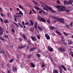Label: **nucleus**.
I'll return each instance as SVG.
<instances>
[{
  "label": "nucleus",
  "instance_id": "nucleus-42",
  "mask_svg": "<svg viewBox=\"0 0 73 73\" xmlns=\"http://www.w3.org/2000/svg\"><path fill=\"white\" fill-rule=\"evenodd\" d=\"M32 11H33V12H34V13H35V14H36V11H35V10H34V9H31Z\"/></svg>",
  "mask_w": 73,
  "mask_h": 73
},
{
  "label": "nucleus",
  "instance_id": "nucleus-3",
  "mask_svg": "<svg viewBox=\"0 0 73 73\" xmlns=\"http://www.w3.org/2000/svg\"><path fill=\"white\" fill-rule=\"evenodd\" d=\"M54 18L60 21V23H65V22L64 21V19L63 18H58L56 17H54Z\"/></svg>",
  "mask_w": 73,
  "mask_h": 73
},
{
  "label": "nucleus",
  "instance_id": "nucleus-49",
  "mask_svg": "<svg viewBox=\"0 0 73 73\" xmlns=\"http://www.w3.org/2000/svg\"><path fill=\"white\" fill-rule=\"evenodd\" d=\"M67 69L69 70H70V66H68L67 67Z\"/></svg>",
  "mask_w": 73,
  "mask_h": 73
},
{
  "label": "nucleus",
  "instance_id": "nucleus-40",
  "mask_svg": "<svg viewBox=\"0 0 73 73\" xmlns=\"http://www.w3.org/2000/svg\"><path fill=\"white\" fill-rule=\"evenodd\" d=\"M1 53H5V52L3 50H2L1 51Z\"/></svg>",
  "mask_w": 73,
  "mask_h": 73
},
{
  "label": "nucleus",
  "instance_id": "nucleus-8",
  "mask_svg": "<svg viewBox=\"0 0 73 73\" xmlns=\"http://www.w3.org/2000/svg\"><path fill=\"white\" fill-rule=\"evenodd\" d=\"M61 40H62V42L63 43H64L65 39H64V36H61Z\"/></svg>",
  "mask_w": 73,
  "mask_h": 73
},
{
  "label": "nucleus",
  "instance_id": "nucleus-13",
  "mask_svg": "<svg viewBox=\"0 0 73 73\" xmlns=\"http://www.w3.org/2000/svg\"><path fill=\"white\" fill-rule=\"evenodd\" d=\"M31 38L32 40L33 41H36V38H35L31 36Z\"/></svg>",
  "mask_w": 73,
  "mask_h": 73
},
{
  "label": "nucleus",
  "instance_id": "nucleus-1",
  "mask_svg": "<svg viewBox=\"0 0 73 73\" xmlns=\"http://www.w3.org/2000/svg\"><path fill=\"white\" fill-rule=\"evenodd\" d=\"M41 3V4H43V5L42 4L41 5V6L42 7H43V9H44V10H45L46 11H48V9L47 8L44 7H45V6L46 7L48 8V9H50V11H51V12H54V10L52 9H51V8L48 7V6H46V5L44 3Z\"/></svg>",
  "mask_w": 73,
  "mask_h": 73
},
{
  "label": "nucleus",
  "instance_id": "nucleus-24",
  "mask_svg": "<svg viewBox=\"0 0 73 73\" xmlns=\"http://www.w3.org/2000/svg\"><path fill=\"white\" fill-rule=\"evenodd\" d=\"M54 73H58V71L57 70H53Z\"/></svg>",
  "mask_w": 73,
  "mask_h": 73
},
{
  "label": "nucleus",
  "instance_id": "nucleus-9",
  "mask_svg": "<svg viewBox=\"0 0 73 73\" xmlns=\"http://www.w3.org/2000/svg\"><path fill=\"white\" fill-rule=\"evenodd\" d=\"M60 66L61 68L64 69V70H65V71H66V69L65 68V66L64 65H60Z\"/></svg>",
  "mask_w": 73,
  "mask_h": 73
},
{
  "label": "nucleus",
  "instance_id": "nucleus-57",
  "mask_svg": "<svg viewBox=\"0 0 73 73\" xmlns=\"http://www.w3.org/2000/svg\"><path fill=\"white\" fill-rule=\"evenodd\" d=\"M9 13H7V15H8V16H7V17H9Z\"/></svg>",
  "mask_w": 73,
  "mask_h": 73
},
{
  "label": "nucleus",
  "instance_id": "nucleus-50",
  "mask_svg": "<svg viewBox=\"0 0 73 73\" xmlns=\"http://www.w3.org/2000/svg\"><path fill=\"white\" fill-rule=\"evenodd\" d=\"M3 31L1 32L0 33V35L1 36V35H3Z\"/></svg>",
  "mask_w": 73,
  "mask_h": 73
},
{
  "label": "nucleus",
  "instance_id": "nucleus-64",
  "mask_svg": "<svg viewBox=\"0 0 73 73\" xmlns=\"http://www.w3.org/2000/svg\"><path fill=\"white\" fill-rule=\"evenodd\" d=\"M1 30H1V31H4H4H5V30H4V29H2Z\"/></svg>",
  "mask_w": 73,
  "mask_h": 73
},
{
  "label": "nucleus",
  "instance_id": "nucleus-45",
  "mask_svg": "<svg viewBox=\"0 0 73 73\" xmlns=\"http://www.w3.org/2000/svg\"><path fill=\"white\" fill-rule=\"evenodd\" d=\"M72 44V40H71L69 43V45H71Z\"/></svg>",
  "mask_w": 73,
  "mask_h": 73
},
{
  "label": "nucleus",
  "instance_id": "nucleus-34",
  "mask_svg": "<svg viewBox=\"0 0 73 73\" xmlns=\"http://www.w3.org/2000/svg\"><path fill=\"white\" fill-rule=\"evenodd\" d=\"M73 22H71L70 24V26H71V27H73Z\"/></svg>",
  "mask_w": 73,
  "mask_h": 73
},
{
  "label": "nucleus",
  "instance_id": "nucleus-16",
  "mask_svg": "<svg viewBox=\"0 0 73 73\" xmlns=\"http://www.w3.org/2000/svg\"><path fill=\"white\" fill-rule=\"evenodd\" d=\"M70 10H71V9H70L69 8H67L66 9V11L67 13H68V12H69Z\"/></svg>",
  "mask_w": 73,
  "mask_h": 73
},
{
  "label": "nucleus",
  "instance_id": "nucleus-47",
  "mask_svg": "<svg viewBox=\"0 0 73 73\" xmlns=\"http://www.w3.org/2000/svg\"><path fill=\"white\" fill-rule=\"evenodd\" d=\"M3 37L5 38H7V37H8V35H4Z\"/></svg>",
  "mask_w": 73,
  "mask_h": 73
},
{
  "label": "nucleus",
  "instance_id": "nucleus-5",
  "mask_svg": "<svg viewBox=\"0 0 73 73\" xmlns=\"http://www.w3.org/2000/svg\"><path fill=\"white\" fill-rule=\"evenodd\" d=\"M58 50L60 52H65V49L63 48H59L58 49Z\"/></svg>",
  "mask_w": 73,
  "mask_h": 73
},
{
  "label": "nucleus",
  "instance_id": "nucleus-61",
  "mask_svg": "<svg viewBox=\"0 0 73 73\" xmlns=\"http://www.w3.org/2000/svg\"><path fill=\"white\" fill-rule=\"evenodd\" d=\"M39 13H42V11H39Z\"/></svg>",
  "mask_w": 73,
  "mask_h": 73
},
{
  "label": "nucleus",
  "instance_id": "nucleus-18",
  "mask_svg": "<svg viewBox=\"0 0 73 73\" xmlns=\"http://www.w3.org/2000/svg\"><path fill=\"white\" fill-rule=\"evenodd\" d=\"M37 24H38V23L37 22H35V25L34 26V27L36 29H37Z\"/></svg>",
  "mask_w": 73,
  "mask_h": 73
},
{
  "label": "nucleus",
  "instance_id": "nucleus-23",
  "mask_svg": "<svg viewBox=\"0 0 73 73\" xmlns=\"http://www.w3.org/2000/svg\"><path fill=\"white\" fill-rule=\"evenodd\" d=\"M41 66L42 68H44L46 66V64H45L44 63H43L42 65H41Z\"/></svg>",
  "mask_w": 73,
  "mask_h": 73
},
{
  "label": "nucleus",
  "instance_id": "nucleus-30",
  "mask_svg": "<svg viewBox=\"0 0 73 73\" xmlns=\"http://www.w3.org/2000/svg\"><path fill=\"white\" fill-rule=\"evenodd\" d=\"M12 70L13 72H15L16 70H17V69H16V68H13L12 69Z\"/></svg>",
  "mask_w": 73,
  "mask_h": 73
},
{
  "label": "nucleus",
  "instance_id": "nucleus-33",
  "mask_svg": "<svg viewBox=\"0 0 73 73\" xmlns=\"http://www.w3.org/2000/svg\"><path fill=\"white\" fill-rule=\"evenodd\" d=\"M47 21L48 23H49V24L50 23V19H48L47 20Z\"/></svg>",
  "mask_w": 73,
  "mask_h": 73
},
{
  "label": "nucleus",
  "instance_id": "nucleus-52",
  "mask_svg": "<svg viewBox=\"0 0 73 73\" xmlns=\"http://www.w3.org/2000/svg\"><path fill=\"white\" fill-rule=\"evenodd\" d=\"M31 31H32V32H33V31H34L33 29L32 28H31Z\"/></svg>",
  "mask_w": 73,
  "mask_h": 73
},
{
  "label": "nucleus",
  "instance_id": "nucleus-38",
  "mask_svg": "<svg viewBox=\"0 0 73 73\" xmlns=\"http://www.w3.org/2000/svg\"><path fill=\"white\" fill-rule=\"evenodd\" d=\"M19 13H19L20 14H21V15H22V16L23 15V13L20 10V11H19Z\"/></svg>",
  "mask_w": 73,
  "mask_h": 73
},
{
  "label": "nucleus",
  "instance_id": "nucleus-17",
  "mask_svg": "<svg viewBox=\"0 0 73 73\" xmlns=\"http://www.w3.org/2000/svg\"><path fill=\"white\" fill-rule=\"evenodd\" d=\"M25 48V46H20L18 47V49H23Z\"/></svg>",
  "mask_w": 73,
  "mask_h": 73
},
{
  "label": "nucleus",
  "instance_id": "nucleus-31",
  "mask_svg": "<svg viewBox=\"0 0 73 73\" xmlns=\"http://www.w3.org/2000/svg\"><path fill=\"white\" fill-rule=\"evenodd\" d=\"M0 39L2 41H5V39L1 37V36H0Z\"/></svg>",
  "mask_w": 73,
  "mask_h": 73
},
{
  "label": "nucleus",
  "instance_id": "nucleus-60",
  "mask_svg": "<svg viewBox=\"0 0 73 73\" xmlns=\"http://www.w3.org/2000/svg\"><path fill=\"white\" fill-rule=\"evenodd\" d=\"M57 3H59V4H60V1H57Z\"/></svg>",
  "mask_w": 73,
  "mask_h": 73
},
{
  "label": "nucleus",
  "instance_id": "nucleus-4",
  "mask_svg": "<svg viewBox=\"0 0 73 73\" xmlns=\"http://www.w3.org/2000/svg\"><path fill=\"white\" fill-rule=\"evenodd\" d=\"M38 19L39 21H42V22H44V23H46V21L44 19H42L41 17H39Z\"/></svg>",
  "mask_w": 73,
  "mask_h": 73
},
{
  "label": "nucleus",
  "instance_id": "nucleus-37",
  "mask_svg": "<svg viewBox=\"0 0 73 73\" xmlns=\"http://www.w3.org/2000/svg\"><path fill=\"white\" fill-rule=\"evenodd\" d=\"M56 7L57 9H60V8H61V7H60V6H58V5L57 6H56Z\"/></svg>",
  "mask_w": 73,
  "mask_h": 73
},
{
  "label": "nucleus",
  "instance_id": "nucleus-28",
  "mask_svg": "<svg viewBox=\"0 0 73 73\" xmlns=\"http://www.w3.org/2000/svg\"><path fill=\"white\" fill-rule=\"evenodd\" d=\"M56 33H57V34H58V35H60V36H61V35H62L61 33H60V32H58V31H56Z\"/></svg>",
  "mask_w": 73,
  "mask_h": 73
},
{
  "label": "nucleus",
  "instance_id": "nucleus-53",
  "mask_svg": "<svg viewBox=\"0 0 73 73\" xmlns=\"http://www.w3.org/2000/svg\"><path fill=\"white\" fill-rule=\"evenodd\" d=\"M0 15L2 17H3V16H4V15L2 13H1Z\"/></svg>",
  "mask_w": 73,
  "mask_h": 73
},
{
  "label": "nucleus",
  "instance_id": "nucleus-35",
  "mask_svg": "<svg viewBox=\"0 0 73 73\" xmlns=\"http://www.w3.org/2000/svg\"><path fill=\"white\" fill-rule=\"evenodd\" d=\"M28 43L29 44V45L31 46V42L30 40H28Z\"/></svg>",
  "mask_w": 73,
  "mask_h": 73
},
{
  "label": "nucleus",
  "instance_id": "nucleus-56",
  "mask_svg": "<svg viewBox=\"0 0 73 73\" xmlns=\"http://www.w3.org/2000/svg\"><path fill=\"white\" fill-rule=\"evenodd\" d=\"M31 14H32V10H30V12L29 13V14L30 15H31Z\"/></svg>",
  "mask_w": 73,
  "mask_h": 73
},
{
  "label": "nucleus",
  "instance_id": "nucleus-20",
  "mask_svg": "<svg viewBox=\"0 0 73 73\" xmlns=\"http://www.w3.org/2000/svg\"><path fill=\"white\" fill-rule=\"evenodd\" d=\"M34 7L35 9H37V10H40V8L37 6H35Z\"/></svg>",
  "mask_w": 73,
  "mask_h": 73
},
{
  "label": "nucleus",
  "instance_id": "nucleus-32",
  "mask_svg": "<svg viewBox=\"0 0 73 73\" xmlns=\"http://www.w3.org/2000/svg\"><path fill=\"white\" fill-rule=\"evenodd\" d=\"M63 34L65 35L66 36H68V34L65 32H63Z\"/></svg>",
  "mask_w": 73,
  "mask_h": 73
},
{
  "label": "nucleus",
  "instance_id": "nucleus-22",
  "mask_svg": "<svg viewBox=\"0 0 73 73\" xmlns=\"http://www.w3.org/2000/svg\"><path fill=\"white\" fill-rule=\"evenodd\" d=\"M35 49V47H33L30 49V52H32V51H33Z\"/></svg>",
  "mask_w": 73,
  "mask_h": 73
},
{
  "label": "nucleus",
  "instance_id": "nucleus-12",
  "mask_svg": "<svg viewBox=\"0 0 73 73\" xmlns=\"http://www.w3.org/2000/svg\"><path fill=\"white\" fill-rule=\"evenodd\" d=\"M32 2L34 3V4H35V5H36V6H38V3L36 2L35 1H32Z\"/></svg>",
  "mask_w": 73,
  "mask_h": 73
},
{
  "label": "nucleus",
  "instance_id": "nucleus-55",
  "mask_svg": "<svg viewBox=\"0 0 73 73\" xmlns=\"http://www.w3.org/2000/svg\"><path fill=\"white\" fill-rule=\"evenodd\" d=\"M19 41H20V42H21V41H22V40H21V38H19Z\"/></svg>",
  "mask_w": 73,
  "mask_h": 73
},
{
  "label": "nucleus",
  "instance_id": "nucleus-6",
  "mask_svg": "<svg viewBox=\"0 0 73 73\" xmlns=\"http://www.w3.org/2000/svg\"><path fill=\"white\" fill-rule=\"evenodd\" d=\"M48 50L50 52H53V48H52L50 46H49L48 47Z\"/></svg>",
  "mask_w": 73,
  "mask_h": 73
},
{
  "label": "nucleus",
  "instance_id": "nucleus-39",
  "mask_svg": "<svg viewBox=\"0 0 73 73\" xmlns=\"http://www.w3.org/2000/svg\"><path fill=\"white\" fill-rule=\"evenodd\" d=\"M36 36L37 37V38H38V39H40V36L38 35H36Z\"/></svg>",
  "mask_w": 73,
  "mask_h": 73
},
{
  "label": "nucleus",
  "instance_id": "nucleus-41",
  "mask_svg": "<svg viewBox=\"0 0 73 73\" xmlns=\"http://www.w3.org/2000/svg\"><path fill=\"white\" fill-rule=\"evenodd\" d=\"M11 32H13V33H15V31L14 30V29H11Z\"/></svg>",
  "mask_w": 73,
  "mask_h": 73
},
{
  "label": "nucleus",
  "instance_id": "nucleus-43",
  "mask_svg": "<svg viewBox=\"0 0 73 73\" xmlns=\"http://www.w3.org/2000/svg\"><path fill=\"white\" fill-rule=\"evenodd\" d=\"M36 54L37 56H38V57H41V56L40 55V54L37 53Z\"/></svg>",
  "mask_w": 73,
  "mask_h": 73
},
{
  "label": "nucleus",
  "instance_id": "nucleus-27",
  "mask_svg": "<svg viewBox=\"0 0 73 73\" xmlns=\"http://www.w3.org/2000/svg\"><path fill=\"white\" fill-rule=\"evenodd\" d=\"M69 4H72L73 3V0H70L69 1Z\"/></svg>",
  "mask_w": 73,
  "mask_h": 73
},
{
  "label": "nucleus",
  "instance_id": "nucleus-44",
  "mask_svg": "<svg viewBox=\"0 0 73 73\" xmlns=\"http://www.w3.org/2000/svg\"><path fill=\"white\" fill-rule=\"evenodd\" d=\"M31 57H32V55H29L27 56V57L29 59L31 58Z\"/></svg>",
  "mask_w": 73,
  "mask_h": 73
},
{
  "label": "nucleus",
  "instance_id": "nucleus-10",
  "mask_svg": "<svg viewBox=\"0 0 73 73\" xmlns=\"http://www.w3.org/2000/svg\"><path fill=\"white\" fill-rule=\"evenodd\" d=\"M48 27L50 29H51V30H54V27L52 26H48Z\"/></svg>",
  "mask_w": 73,
  "mask_h": 73
},
{
  "label": "nucleus",
  "instance_id": "nucleus-2",
  "mask_svg": "<svg viewBox=\"0 0 73 73\" xmlns=\"http://www.w3.org/2000/svg\"><path fill=\"white\" fill-rule=\"evenodd\" d=\"M62 7H60L59 9L57 10V11L58 12H61L65 11V7L64 6H61Z\"/></svg>",
  "mask_w": 73,
  "mask_h": 73
},
{
  "label": "nucleus",
  "instance_id": "nucleus-54",
  "mask_svg": "<svg viewBox=\"0 0 73 73\" xmlns=\"http://www.w3.org/2000/svg\"><path fill=\"white\" fill-rule=\"evenodd\" d=\"M5 23H7L8 22V21L6 20L5 21Z\"/></svg>",
  "mask_w": 73,
  "mask_h": 73
},
{
  "label": "nucleus",
  "instance_id": "nucleus-26",
  "mask_svg": "<svg viewBox=\"0 0 73 73\" xmlns=\"http://www.w3.org/2000/svg\"><path fill=\"white\" fill-rule=\"evenodd\" d=\"M18 7L20 8H21V9H23V10L24 9L23 8V7H22L21 5H18Z\"/></svg>",
  "mask_w": 73,
  "mask_h": 73
},
{
  "label": "nucleus",
  "instance_id": "nucleus-59",
  "mask_svg": "<svg viewBox=\"0 0 73 73\" xmlns=\"http://www.w3.org/2000/svg\"><path fill=\"white\" fill-rule=\"evenodd\" d=\"M25 25H29V23H26L25 24Z\"/></svg>",
  "mask_w": 73,
  "mask_h": 73
},
{
  "label": "nucleus",
  "instance_id": "nucleus-11",
  "mask_svg": "<svg viewBox=\"0 0 73 73\" xmlns=\"http://www.w3.org/2000/svg\"><path fill=\"white\" fill-rule=\"evenodd\" d=\"M58 68L59 69V72L60 73H62V68H61L60 66H59Z\"/></svg>",
  "mask_w": 73,
  "mask_h": 73
},
{
  "label": "nucleus",
  "instance_id": "nucleus-14",
  "mask_svg": "<svg viewBox=\"0 0 73 73\" xmlns=\"http://www.w3.org/2000/svg\"><path fill=\"white\" fill-rule=\"evenodd\" d=\"M14 19L15 21L16 22H17V19H17V16L16 15L14 16Z\"/></svg>",
  "mask_w": 73,
  "mask_h": 73
},
{
  "label": "nucleus",
  "instance_id": "nucleus-25",
  "mask_svg": "<svg viewBox=\"0 0 73 73\" xmlns=\"http://www.w3.org/2000/svg\"><path fill=\"white\" fill-rule=\"evenodd\" d=\"M23 37L24 40H27V38H26V37H25V34H23Z\"/></svg>",
  "mask_w": 73,
  "mask_h": 73
},
{
  "label": "nucleus",
  "instance_id": "nucleus-46",
  "mask_svg": "<svg viewBox=\"0 0 73 73\" xmlns=\"http://www.w3.org/2000/svg\"><path fill=\"white\" fill-rule=\"evenodd\" d=\"M65 26L66 27V28H68L69 27V26L68 25H66Z\"/></svg>",
  "mask_w": 73,
  "mask_h": 73
},
{
  "label": "nucleus",
  "instance_id": "nucleus-62",
  "mask_svg": "<svg viewBox=\"0 0 73 73\" xmlns=\"http://www.w3.org/2000/svg\"><path fill=\"white\" fill-rule=\"evenodd\" d=\"M22 25H24V21H23L22 22Z\"/></svg>",
  "mask_w": 73,
  "mask_h": 73
},
{
  "label": "nucleus",
  "instance_id": "nucleus-29",
  "mask_svg": "<svg viewBox=\"0 0 73 73\" xmlns=\"http://www.w3.org/2000/svg\"><path fill=\"white\" fill-rule=\"evenodd\" d=\"M10 28H11V29H13L15 28V26H14V25H11Z\"/></svg>",
  "mask_w": 73,
  "mask_h": 73
},
{
  "label": "nucleus",
  "instance_id": "nucleus-51",
  "mask_svg": "<svg viewBox=\"0 0 73 73\" xmlns=\"http://www.w3.org/2000/svg\"><path fill=\"white\" fill-rule=\"evenodd\" d=\"M9 62L10 63L12 62H13V59H11L9 61Z\"/></svg>",
  "mask_w": 73,
  "mask_h": 73
},
{
  "label": "nucleus",
  "instance_id": "nucleus-48",
  "mask_svg": "<svg viewBox=\"0 0 73 73\" xmlns=\"http://www.w3.org/2000/svg\"><path fill=\"white\" fill-rule=\"evenodd\" d=\"M64 3L66 4H68V2L67 1H64Z\"/></svg>",
  "mask_w": 73,
  "mask_h": 73
},
{
  "label": "nucleus",
  "instance_id": "nucleus-63",
  "mask_svg": "<svg viewBox=\"0 0 73 73\" xmlns=\"http://www.w3.org/2000/svg\"><path fill=\"white\" fill-rule=\"evenodd\" d=\"M29 46H28L27 47V48L28 49H29Z\"/></svg>",
  "mask_w": 73,
  "mask_h": 73
},
{
  "label": "nucleus",
  "instance_id": "nucleus-19",
  "mask_svg": "<svg viewBox=\"0 0 73 73\" xmlns=\"http://www.w3.org/2000/svg\"><path fill=\"white\" fill-rule=\"evenodd\" d=\"M38 29L40 31H42V29L39 26L38 27Z\"/></svg>",
  "mask_w": 73,
  "mask_h": 73
},
{
  "label": "nucleus",
  "instance_id": "nucleus-21",
  "mask_svg": "<svg viewBox=\"0 0 73 73\" xmlns=\"http://www.w3.org/2000/svg\"><path fill=\"white\" fill-rule=\"evenodd\" d=\"M30 22L31 23V24H30V26H33V22L32 21V20H30Z\"/></svg>",
  "mask_w": 73,
  "mask_h": 73
},
{
  "label": "nucleus",
  "instance_id": "nucleus-58",
  "mask_svg": "<svg viewBox=\"0 0 73 73\" xmlns=\"http://www.w3.org/2000/svg\"><path fill=\"white\" fill-rule=\"evenodd\" d=\"M0 20L2 23H3V20L1 18H0Z\"/></svg>",
  "mask_w": 73,
  "mask_h": 73
},
{
  "label": "nucleus",
  "instance_id": "nucleus-36",
  "mask_svg": "<svg viewBox=\"0 0 73 73\" xmlns=\"http://www.w3.org/2000/svg\"><path fill=\"white\" fill-rule=\"evenodd\" d=\"M13 23H14V24H15V25H16V26H17V27H19V25H18V24H17V23H16L14 22H13Z\"/></svg>",
  "mask_w": 73,
  "mask_h": 73
},
{
  "label": "nucleus",
  "instance_id": "nucleus-15",
  "mask_svg": "<svg viewBox=\"0 0 73 73\" xmlns=\"http://www.w3.org/2000/svg\"><path fill=\"white\" fill-rule=\"evenodd\" d=\"M30 64H31V67L32 68H35V64L33 63H30Z\"/></svg>",
  "mask_w": 73,
  "mask_h": 73
},
{
  "label": "nucleus",
  "instance_id": "nucleus-7",
  "mask_svg": "<svg viewBox=\"0 0 73 73\" xmlns=\"http://www.w3.org/2000/svg\"><path fill=\"white\" fill-rule=\"evenodd\" d=\"M45 36L46 37L47 40H50V36L48 34H45Z\"/></svg>",
  "mask_w": 73,
  "mask_h": 73
}]
</instances>
